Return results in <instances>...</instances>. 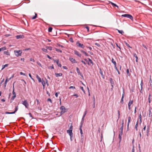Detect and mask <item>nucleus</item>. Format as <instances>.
Segmentation results:
<instances>
[{"instance_id": "obj_1", "label": "nucleus", "mask_w": 152, "mask_h": 152, "mask_svg": "<svg viewBox=\"0 0 152 152\" xmlns=\"http://www.w3.org/2000/svg\"><path fill=\"white\" fill-rule=\"evenodd\" d=\"M72 125V124L70 126L69 129L67 130V133H68L70 135L71 141L72 140V137L73 135V134L72 132L73 126Z\"/></svg>"}, {"instance_id": "obj_2", "label": "nucleus", "mask_w": 152, "mask_h": 152, "mask_svg": "<svg viewBox=\"0 0 152 152\" xmlns=\"http://www.w3.org/2000/svg\"><path fill=\"white\" fill-rule=\"evenodd\" d=\"M14 53L16 56L18 57L21 56L22 52V50H15L14 51Z\"/></svg>"}, {"instance_id": "obj_3", "label": "nucleus", "mask_w": 152, "mask_h": 152, "mask_svg": "<svg viewBox=\"0 0 152 152\" xmlns=\"http://www.w3.org/2000/svg\"><path fill=\"white\" fill-rule=\"evenodd\" d=\"M121 16L122 17H127V18L130 19L131 20H133V18L132 16L131 15L128 14H125L122 15Z\"/></svg>"}, {"instance_id": "obj_4", "label": "nucleus", "mask_w": 152, "mask_h": 152, "mask_svg": "<svg viewBox=\"0 0 152 152\" xmlns=\"http://www.w3.org/2000/svg\"><path fill=\"white\" fill-rule=\"evenodd\" d=\"M22 104L26 108H28L29 104L26 100H25L23 102Z\"/></svg>"}, {"instance_id": "obj_5", "label": "nucleus", "mask_w": 152, "mask_h": 152, "mask_svg": "<svg viewBox=\"0 0 152 152\" xmlns=\"http://www.w3.org/2000/svg\"><path fill=\"white\" fill-rule=\"evenodd\" d=\"M76 45L78 47H80L82 48H84L85 47V46L83 44L80 43L78 41L77 42Z\"/></svg>"}, {"instance_id": "obj_6", "label": "nucleus", "mask_w": 152, "mask_h": 152, "mask_svg": "<svg viewBox=\"0 0 152 152\" xmlns=\"http://www.w3.org/2000/svg\"><path fill=\"white\" fill-rule=\"evenodd\" d=\"M83 126V122H81L80 123V133L81 134V137L83 136V132L82 130V127Z\"/></svg>"}, {"instance_id": "obj_7", "label": "nucleus", "mask_w": 152, "mask_h": 152, "mask_svg": "<svg viewBox=\"0 0 152 152\" xmlns=\"http://www.w3.org/2000/svg\"><path fill=\"white\" fill-rule=\"evenodd\" d=\"M60 109L61 110V114L64 113L66 111V109L63 106H62L60 107Z\"/></svg>"}, {"instance_id": "obj_8", "label": "nucleus", "mask_w": 152, "mask_h": 152, "mask_svg": "<svg viewBox=\"0 0 152 152\" xmlns=\"http://www.w3.org/2000/svg\"><path fill=\"white\" fill-rule=\"evenodd\" d=\"M133 102V100H131V99L130 100L129 103L128 104V109L129 110H130L131 109V105H132Z\"/></svg>"}, {"instance_id": "obj_9", "label": "nucleus", "mask_w": 152, "mask_h": 152, "mask_svg": "<svg viewBox=\"0 0 152 152\" xmlns=\"http://www.w3.org/2000/svg\"><path fill=\"white\" fill-rule=\"evenodd\" d=\"M123 131H121L120 132V133H119V137H118L119 138V142H120L121 140V139H122L121 136L123 134Z\"/></svg>"}, {"instance_id": "obj_10", "label": "nucleus", "mask_w": 152, "mask_h": 152, "mask_svg": "<svg viewBox=\"0 0 152 152\" xmlns=\"http://www.w3.org/2000/svg\"><path fill=\"white\" fill-rule=\"evenodd\" d=\"M74 53L75 55L77 56L78 57H81V54L78 51L76 50H75L74 51Z\"/></svg>"}, {"instance_id": "obj_11", "label": "nucleus", "mask_w": 152, "mask_h": 152, "mask_svg": "<svg viewBox=\"0 0 152 152\" xmlns=\"http://www.w3.org/2000/svg\"><path fill=\"white\" fill-rule=\"evenodd\" d=\"M53 61L54 62H56L57 64V65H58V66L60 67H61V64H60V63H59V60H55V59H53Z\"/></svg>"}, {"instance_id": "obj_12", "label": "nucleus", "mask_w": 152, "mask_h": 152, "mask_svg": "<svg viewBox=\"0 0 152 152\" xmlns=\"http://www.w3.org/2000/svg\"><path fill=\"white\" fill-rule=\"evenodd\" d=\"M24 36L23 35H18L16 36L17 39H23L24 38Z\"/></svg>"}, {"instance_id": "obj_13", "label": "nucleus", "mask_w": 152, "mask_h": 152, "mask_svg": "<svg viewBox=\"0 0 152 152\" xmlns=\"http://www.w3.org/2000/svg\"><path fill=\"white\" fill-rule=\"evenodd\" d=\"M69 60L72 63H77V61L75 60V59L71 57H69Z\"/></svg>"}, {"instance_id": "obj_14", "label": "nucleus", "mask_w": 152, "mask_h": 152, "mask_svg": "<svg viewBox=\"0 0 152 152\" xmlns=\"http://www.w3.org/2000/svg\"><path fill=\"white\" fill-rule=\"evenodd\" d=\"M13 91L12 92L13 96L12 97V99H14V98L16 96L15 93L14 92V86H13Z\"/></svg>"}, {"instance_id": "obj_15", "label": "nucleus", "mask_w": 152, "mask_h": 152, "mask_svg": "<svg viewBox=\"0 0 152 152\" xmlns=\"http://www.w3.org/2000/svg\"><path fill=\"white\" fill-rule=\"evenodd\" d=\"M76 71L78 73V74L79 75H80L82 77H83V75L80 72V71L79 69V68L77 67L76 68Z\"/></svg>"}, {"instance_id": "obj_16", "label": "nucleus", "mask_w": 152, "mask_h": 152, "mask_svg": "<svg viewBox=\"0 0 152 152\" xmlns=\"http://www.w3.org/2000/svg\"><path fill=\"white\" fill-rule=\"evenodd\" d=\"M131 120V118L130 116H129L128 117V124H127V129H129V124L130 123V121Z\"/></svg>"}, {"instance_id": "obj_17", "label": "nucleus", "mask_w": 152, "mask_h": 152, "mask_svg": "<svg viewBox=\"0 0 152 152\" xmlns=\"http://www.w3.org/2000/svg\"><path fill=\"white\" fill-rule=\"evenodd\" d=\"M143 85V81L142 80L141 81V83H140V86H141V89L140 90V92L141 93H142V86Z\"/></svg>"}, {"instance_id": "obj_18", "label": "nucleus", "mask_w": 152, "mask_h": 152, "mask_svg": "<svg viewBox=\"0 0 152 152\" xmlns=\"http://www.w3.org/2000/svg\"><path fill=\"white\" fill-rule=\"evenodd\" d=\"M134 56L136 58V62H138V57L135 53H134L133 54Z\"/></svg>"}, {"instance_id": "obj_19", "label": "nucleus", "mask_w": 152, "mask_h": 152, "mask_svg": "<svg viewBox=\"0 0 152 152\" xmlns=\"http://www.w3.org/2000/svg\"><path fill=\"white\" fill-rule=\"evenodd\" d=\"M55 76L57 77L62 76V73H55Z\"/></svg>"}, {"instance_id": "obj_20", "label": "nucleus", "mask_w": 152, "mask_h": 152, "mask_svg": "<svg viewBox=\"0 0 152 152\" xmlns=\"http://www.w3.org/2000/svg\"><path fill=\"white\" fill-rule=\"evenodd\" d=\"M36 77L37 78V79H38V81L39 83H40V82H42V80H41V78L39 77L38 75H37Z\"/></svg>"}, {"instance_id": "obj_21", "label": "nucleus", "mask_w": 152, "mask_h": 152, "mask_svg": "<svg viewBox=\"0 0 152 152\" xmlns=\"http://www.w3.org/2000/svg\"><path fill=\"white\" fill-rule=\"evenodd\" d=\"M80 51L83 53H84L86 56H88V53L86 52L85 51H83V50H80Z\"/></svg>"}, {"instance_id": "obj_22", "label": "nucleus", "mask_w": 152, "mask_h": 152, "mask_svg": "<svg viewBox=\"0 0 152 152\" xmlns=\"http://www.w3.org/2000/svg\"><path fill=\"white\" fill-rule=\"evenodd\" d=\"M9 81V80H8V78H7L5 81V83H4V87H6L7 83V82Z\"/></svg>"}, {"instance_id": "obj_23", "label": "nucleus", "mask_w": 152, "mask_h": 152, "mask_svg": "<svg viewBox=\"0 0 152 152\" xmlns=\"http://www.w3.org/2000/svg\"><path fill=\"white\" fill-rule=\"evenodd\" d=\"M99 73L101 75L102 77L104 78V76L103 75L102 71L101 69H99Z\"/></svg>"}, {"instance_id": "obj_24", "label": "nucleus", "mask_w": 152, "mask_h": 152, "mask_svg": "<svg viewBox=\"0 0 152 152\" xmlns=\"http://www.w3.org/2000/svg\"><path fill=\"white\" fill-rule=\"evenodd\" d=\"M138 120L137 121V122L135 126V129H136L137 131V127L138 126Z\"/></svg>"}, {"instance_id": "obj_25", "label": "nucleus", "mask_w": 152, "mask_h": 152, "mask_svg": "<svg viewBox=\"0 0 152 152\" xmlns=\"http://www.w3.org/2000/svg\"><path fill=\"white\" fill-rule=\"evenodd\" d=\"M124 94H122V98H121V102L122 104L124 103Z\"/></svg>"}, {"instance_id": "obj_26", "label": "nucleus", "mask_w": 152, "mask_h": 152, "mask_svg": "<svg viewBox=\"0 0 152 152\" xmlns=\"http://www.w3.org/2000/svg\"><path fill=\"white\" fill-rule=\"evenodd\" d=\"M4 54L8 56H10V53L9 52L8 50L4 51Z\"/></svg>"}, {"instance_id": "obj_27", "label": "nucleus", "mask_w": 152, "mask_h": 152, "mask_svg": "<svg viewBox=\"0 0 152 152\" xmlns=\"http://www.w3.org/2000/svg\"><path fill=\"white\" fill-rule=\"evenodd\" d=\"M9 64H6L4 65H3L2 66V68L1 69V70H3L6 67H7L8 66Z\"/></svg>"}, {"instance_id": "obj_28", "label": "nucleus", "mask_w": 152, "mask_h": 152, "mask_svg": "<svg viewBox=\"0 0 152 152\" xmlns=\"http://www.w3.org/2000/svg\"><path fill=\"white\" fill-rule=\"evenodd\" d=\"M47 49H48L50 50H51L52 49V48L50 46H46L45 47Z\"/></svg>"}, {"instance_id": "obj_29", "label": "nucleus", "mask_w": 152, "mask_h": 152, "mask_svg": "<svg viewBox=\"0 0 152 152\" xmlns=\"http://www.w3.org/2000/svg\"><path fill=\"white\" fill-rule=\"evenodd\" d=\"M110 3H111V4L113 5V6H114L115 7H117L118 8V6H117L116 4H114V3H113V2H110Z\"/></svg>"}, {"instance_id": "obj_30", "label": "nucleus", "mask_w": 152, "mask_h": 152, "mask_svg": "<svg viewBox=\"0 0 152 152\" xmlns=\"http://www.w3.org/2000/svg\"><path fill=\"white\" fill-rule=\"evenodd\" d=\"M7 49L6 47H4L0 48V51H1L2 50H5Z\"/></svg>"}, {"instance_id": "obj_31", "label": "nucleus", "mask_w": 152, "mask_h": 152, "mask_svg": "<svg viewBox=\"0 0 152 152\" xmlns=\"http://www.w3.org/2000/svg\"><path fill=\"white\" fill-rule=\"evenodd\" d=\"M44 52H46V53H48V51L47 50V48H42L41 49Z\"/></svg>"}, {"instance_id": "obj_32", "label": "nucleus", "mask_w": 152, "mask_h": 152, "mask_svg": "<svg viewBox=\"0 0 152 152\" xmlns=\"http://www.w3.org/2000/svg\"><path fill=\"white\" fill-rule=\"evenodd\" d=\"M118 31L119 32V33L122 34H123L124 33V32L123 30H118Z\"/></svg>"}, {"instance_id": "obj_33", "label": "nucleus", "mask_w": 152, "mask_h": 152, "mask_svg": "<svg viewBox=\"0 0 152 152\" xmlns=\"http://www.w3.org/2000/svg\"><path fill=\"white\" fill-rule=\"evenodd\" d=\"M150 78L149 80V83H150V85L151 87H152V81L151 78V76H150Z\"/></svg>"}, {"instance_id": "obj_34", "label": "nucleus", "mask_w": 152, "mask_h": 152, "mask_svg": "<svg viewBox=\"0 0 152 152\" xmlns=\"http://www.w3.org/2000/svg\"><path fill=\"white\" fill-rule=\"evenodd\" d=\"M112 62L114 65V66L116 65V62L114 61V59L113 58H112Z\"/></svg>"}, {"instance_id": "obj_35", "label": "nucleus", "mask_w": 152, "mask_h": 152, "mask_svg": "<svg viewBox=\"0 0 152 152\" xmlns=\"http://www.w3.org/2000/svg\"><path fill=\"white\" fill-rule=\"evenodd\" d=\"M48 68L49 69H54L53 65V64L51 66H49L48 67Z\"/></svg>"}, {"instance_id": "obj_36", "label": "nucleus", "mask_w": 152, "mask_h": 152, "mask_svg": "<svg viewBox=\"0 0 152 152\" xmlns=\"http://www.w3.org/2000/svg\"><path fill=\"white\" fill-rule=\"evenodd\" d=\"M35 16H33L32 18V19H36V18L37 17V14L36 13H35Z\"/></svg>"}, {"instance_id": "obj_37", "label": "nucleus", "mask_w": 152, "mask_h": 152, "mask_svg": "<svg viewBox=\"0 0 152 152\" xmlns=\"http://www.w3.org/2000/svg\"><path fill=\"white\" fill-rule=\"evenodd\" d=\"M88 59L89 60V63L91 64H92L93 65V62L92 61V60L89 58H88Z\"/></svg>"}, {"instance_id": "obj_38", "label": "nucleus", "mask_w": 152, "mask_h": 152, "mask_svg": "<svg viewBox=\"0 0 152 152\" xmlns=\"http://www.w3.org/2000/svg\"><path fill=\"white\" fill-rule=\"evenodd\" d=\"M18 106H16L15 108V110L14 112H14V113H15L18 110Z\"/></svg>"}, {"instance_id": "obj_39", "label": "nucleus", "mask_w": 152, "mask_h": 152, "mask_svg": "<svg viewBox=\"0 0 152 152\" xmlns=\"http://www.w3.org/2000/svg\"><path fill=\"white\" fill-rule=\"evenodd\" d=\"M42 82V84L43 86V87H44L45 85V81L44 80H43L41 82Z\"/></svg>"}, {"instance_id": "obj_40", "label": "nucleus", "mask_w": 152, "mask_h": 152, "mask_svg": "<svg viewBox=\"0 0 152 152\" xmlns=\"http://www.w3.org/2000/svg\"><path fill=\"white\" fill-rule=\"evenodd\" d=\"M53 28L51 27H50L48 28V31L49 32H51L52 31Z\"/></svg>"}, {"instance_id": "obj_41", "label": "nucleus", "mask_w": 152, "mask_h": 152, "mask_svg": "<svg viewBox=\"0 0 152 152\" xmlns=\"http://www.w3.org/2000/svg\"><path fill=\"white\" fill-rule=\"evenodd\" d=\"M125 43L127 46L128 47L130 48H132L126 42H125Z\"/></svg>"}, {"instance_id": "obj_42", "label": "nucleus", "mask_w": 152, "mask_h": 152, "mask_svg": "<svg viewBox=\"0 0 152 152\" xmlns=\"http://www.w3.org/2000/svg\"><path fill=\"white\" fill-rule=\"evenodd\" d=\"M126 73H127V75L129 76L130 75V74L129 73V69H127L126 71Z\"/></svg>"}, {"instance_id": "obj_43", "label": "nucleus", "mask_w": 152, "mask_h": 152, "mask_svg": "<svg viewBox=\"0 0 152 152\" xmlns=\"http://www.w3.org/2000/svg\"><path fill=\"white\" fill-rule=\"evenodd\" d=\"M151 97H152V96H151V94H149V96H148V100H151Z\"/></svg>"}, {"instance_id": "obj_44", "label": "nucleus", "mask_w": 152, "mask_h": 152, "mask_svg": "<svg viewBox=\"0 0 152 152\" xmlns=\"http://www.w3.org/2000/svg\"><path fill=\"white\" fill-rule=\"evenodd\" d=\"M56 50L58 52H60V53H61L62 52V51L61 50H60L59 49H57V48H55Z\"/></svg>"}, {"instance_id": "obj_45", "label": "nucleus", "mask_w": 152, "mask_h": 152, "mask_svg": "<svg viewBox=\"0 0 152 152\" xmlns=\"http://www.w3.org/2000/svg\"><path fill=\"white\" fill-rule=\"evenodd\" d=\"M118 119L119 118H120V112L119 110L118 111Z\"/></svg>"}, {"instance_id": "obj_46", "label": "nucleus", "mask_w": 152, "mask_h": 152, "mask_svg": "<svg viewBox=\"0 0 152 152\" xmlns=\"http://www.w3.org/2000/svg\"><path fill=\"white\" fill-rule=\"evenodd\" d=\"M95 45L98 47H100L101 46L100 44L97 43H95Z\"/></svg>"}, {"instance_id": "obj_47", "label": "nucleus", "mask_w": 152, "mask_h": 152, "mask_svg": "<svg viewBox=\"0 0 152 152\" xmlns=\"http://www.w3.org/2000/svg\"><path fill=\"white\" fill-rule=\"evenodd\" d=\"M5 113L7 114H14V112H6Z\"/></svg>"}, {"instance_id": "obj_48", "label": "nucleus", "mask_w": 152, "mask_h": 152, "mask_svg": "<svg viewBox=\"0 0 152 152\" xmlns=\"http://www.w3.org/2000/svg\"><path fill=\"white\" fill-rule=\"evenodd\" d=\"M80 88L81 89V90L83 91V92L85 93V91L83 89V87L80 86Z\"/></svg>"}, {"instance_id": "obj_49", "label": "nucleus", "mask_w": 152, "mask_h": 152, "mask_svg": "<svg viewBox=\"0 0 152 152\" xmlns=\"http://www.w3.org/2000/svg\"><path fill=\"white\" fill-rule=\"evenodd\" d=\"M69 41L71 42H73V39L72 37H71L69 39Z\"/></svg>"}, {"instance_id": "obj_50", "label": "nucleus", "mask_w": 152, "mask_h": 152, "mask_svg": "<svg viewBox=\"0 0 152 152\" xmlns=\"http://www.w3.org/2000/svg\"><path fill=\"white\" fill-rule=\"evenodd\" d=\"M87 111L86 110L85 111V112L84 113V115H83V118H85V115H86L87 114Z\"/></svg>"}, {"instance_id": "obj_51", "label": "nucleus", "mask_w": 152, "mask_h": 152, "mask_svg": "<svg viewBox=\"0 0 152 152\" xmlns=\"http://www.w3.org/2000/svg\"><path fill=\"white\" fill-rule=\"evenodd\" d=\"M30 61H32L33 62H35V60H34L32 58H31L30 59Z\"/></svg>"}, {"instance_id": "obj_52", "label": "nucleus", "mask_w": 152, "mask_h": 152, "mask_svg": "<svg viewBox=\"0 0 152 152\" xmlns=\"http://www.w3.org/2000/svg\"><path fill=\"white\" fill-rule=\"evenodd\" d=\"M69 89H71V88H72V89H75V87L74 86H70L69 88Z\"/></svg>"}, {"instance_id": "obj_53", "label": "nucleus", "mask_w": 152, "mask_h": 152, "mask_svg": "<svg viewBox=\"0 0 152 152\" xmlns=\"http://www.w3.org/2000/svg\"><path fill=\"white\" fill-rule=\"evenodd\" d=\"M142 45L146 50L148 49V48L146 45H144V44H142Z\"/></svg>"}, {"instance_id": "obj_54", "label": "nucleus", "mask_w": 152, "mask_h": 152, "mask_svg": "<svg viewBox=\"0 0 152 152\" xmlns=\"http://www.w3.org/2000/svg\"><path fill=\"white\" fill-rule=\"evenodd\" d=\"M28 75H29V77H30L31 78L32 80H34V79L31 76V74L30 73H29V74H28Z\"/></svg>"}, {"instance_id": "obj_55", "label": "nucleus", "mask_w": 152, "mask_h": 152, "mask_svg": "<svg viewBox=\"0 0 152 152\" xmlns=\"http://www.w3.org/2000/svg\"><path fill=\"white\" fill-rule=\"evenodd\" d=\"M20 75H25V76L26 75V74L25 73H24L22 72H20Z\"/></svg>"}, {"instance_id": "obj_56", "label": "nucleus", "mask_w": 152, "mask_h": 152, "mask_svg": "<svg viewBox=\"0 0 152 152\" xmlns=\"http://www.w3.org/2000/svg\"><path fill=\"white\" fill-rule=\"evenodd\" d=\"M115 44H116L117 47H118L119 49L120 50H121V48L119 46H118V44H117V43H116Z\"/></svg>"}, {"instance_id": "obj_57", "label": "nucleus", "mask_w": 152, "mask_h": 152, "mask_svg": "<svg viewBox=\"0 0 152 152\" xmlns=\"http://www.w3.org/2000/svg\"><path fill=\"white\" fill-rule=\"evenodd\" d=\"M47 57L48 58H49V59H52V58L51 57H50L49 55H47Z\"/></svg>"}, {"instance_id": "obj_58", "label": "nucleus", "mask_w": 152, "mask_h": 152, "mask_svg": "<svg viewBox=\"0 0 152 152\" xmlns=\"http://www.w3.org/2000/svg\"><path fill=\"white\" fill-rule=\"evenodd\" d=\"M73 96H75L77 98L78 97V95L77 94H75L73 95Z\"/></svg>"}, {"instance_id": "obj_59", "label": "nucleus", "mask_w": 152, "mask_h": 152, "mask_svg": "<svg viewBox=\"0 0 152 152\" xmlns=\"http://www.w3.org/2000/svg\"><path fill=\"white\" fill-rule=\"evenodd\" d=\"M139 118L140 119H142V116L140 113L139 115Z\"/></svg>"}, {"instance_id": "obj_60", "label": "nucleus", "mask_w": 152, "mask_h": 152, "mask_svg": "<svg viewBox=\"0 0 152 152\" xmlns=\"http://www.w3.org/2000/svg\"><path fill=\"white\" fill-rule=\"evenodd\" d=\"M48 101H50L51 103H52V100L50 98H48L47 100Z\"/></svg>"}, {"instance_id": "obj_61", "label": "nucleus", "mask_w": 152, "mask_h": 152, "mask_svg": "<svg viewBox=\"0 0 152 152\" xmlns=\"http://www.w3.org/2000/svg\"><path fill=\"white\" fill-rule=\"evenodd\" d=\"M81 62L83 63L85 65H86V63L83 61V60H82L81 61Z\"/></svg>"}, {"instance_id": "obj_62", "label": "nucleus", "mask_w": 152, "mask_h": 152, "mask_svg": "<svg viewBox=\"0 0 152 152\" xmlns=\"http://www.w3.org/2000/svg\"><path fill=\"white\" fill-rule=\"evenodd\" d=\"M123 128H124V127L123 126H121L120 128L121 131H123Z\"/></svg>"}, {"instance_id": "obj_63", "label": "nucleus", "mask_w": 152, "mask_h": 152, "mask_svg": "<svg viewBox=\"0 0 152 152\" xmlns=\"http://www.w3.org/2000/svg\"><path fill=\"white\" fill-rule=\"evenodd\" d=\"M86 28L87 29L88 31H89V27L88 26H86Z\"/></svg>"}, {"instance_id": "obj_64", "label": "nucleus", "mask_w": 152, "mask_h": 152, "mask_svg": "<svg viewBox=\"0 0 152 152\" xmlns=\"http://www.w3.org/2000/svg\"><path fill=\"white\" fill-rule=\"evenodd\" d=\"M132 152H134V146L133 147L132 150Z\"/></svg>"}]
</instances>
